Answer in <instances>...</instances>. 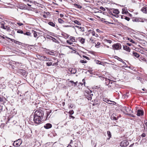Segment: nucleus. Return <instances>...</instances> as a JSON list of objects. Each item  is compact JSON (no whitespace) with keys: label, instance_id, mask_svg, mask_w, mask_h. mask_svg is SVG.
<instances>
[{"label":"nucleus","instance_id":"obj_1","mask_svg":"<svg viewBox=\"0 0 147 147\" xmlns=\"http://www.w3.org/2000/svg\"><path fill=\"white\" fill-rule=\"evenodd\" d=\"M0 23V27L1 28L6 30L7 31H10L11 30L10 27L7 25V24L5 23L4 21H1Z\"/></svg>","mask_w":147,"mask_h":147},{"label":"nucleus","instance_id":"obj_2","mask_svg":"<svg viewBox=\"0 0 147 147\" xmlns=\"http://www.w3.org/2000/svg\"><path fill=\"white\" fill-rule=\"evenodd\" d=\"M44 111L42 110L38 109L35 111L34 115L36 116V117H40L42 119H44Z\"/></svg>","mask_w":147,"mask_h":147},{"label":"nucleus","instance_id":"obj_3","mask_svg":"<svg viewBox=\"0 0 147 147\" xmlns=\"http://www.w3.org/2000/svg\"><path fill=\"white\" fill-rule=\"evenodd\" d=\"M36 116L34 115L33 121L34 123L37 124H40L43 121H44V119H42V118L38 117H36Z\"/></svg>","mask_w":147,"mask_h":147},{"label":"nucleus","instance_id":"obj_4","mask_svg":"<svg viewBox=\"0 0 147 147\" xmlns=\"http://www.w3.org/2000/svg\"><path fill=\"white\" fill-rule=\"evenodd\" d=\"M45 115H44V121L49 120V119L50 118L51 115H52V110H48L46 111Z\"/></svg>","mask_w":147,"mask_h":147},{"label":"nucleus","instance_id":"obj_5","mask_svg":"<svg viewBox=\"0 0 147 147\" xmlns=\"http://www.w3.org/2000/svg\"><path fill=\"white\" fill-rule=\"evenodd\" d=\"M84 95L85 97L88 100H91L92 99V96H93V94L92 93V92L91 90L89 91L88 90H86L84 93Z\"/></svg>","mask_w":147,"mask_h":147},{"label":"nucleus","instance_id":"obj_6","mask_svg":"<svg viewBox=\"0 0 147 147\" xmlns=\"http://www.w3.org/2000/svg\"><path fill=\"white\" fill-rule=\"evenodd\" d=\"M17 72L24 77H26L27 75L26 70L24 69H18L17 70Z\"/></svg>","mask_w":147,"mask_h":147},{"label":"nucleus","instance_id":"obj_7","mask_svg":"<svg viewBox=\"0 0 147 147\" xmlns=\"http://www.w3.org/2000/svg\"><path fill=\"white\" fill-rule=\"evenodd\" d=\"M112 47L114 50H119L121 48V44L119 43L114 44L112 45Z\"/></svg>","mask_w":147,"mask_h":147},{"label":"nucleus","instance_id":"obj_8","mask_svg":"<svg viewBox=\"0 0 147 147\" xmlns=\"http://www.w3.org/2000/svg\"><path fill=\"white\" fill-rule=\"evenodd\" d=\"M22 142V140L20 139H18L13 142V145L15 147H18L21 145Z\"/></svg>","mask_w":147,"mask_h":147},{"label":"nucleus","instance_id":"obj_9","mask_svg":"<svg viewBox=\"0 0 147 147\" xmlns=\"http://www.w3.org/2000/svg\"><path fill=\"white\" fill-rule=\"evenodd\" d=\"M121 110H124L127 113H132V111H131V108L130 106H124L121 109Z\"/></svg>","mask_w":147,"mask_h":147},{"label":"nucleus","instance_id":"obj_10","mask_svg":"<svg viewBox=\"0 0 147 147\" xmlns=\"http://www.w3.org/2000/svg\"><path fill=\"white\" fill-rule=\"evenodd\" d=\"M129 144V143L127 140H122L120 144V146L121 147H126Z\"/></svg>","mask_w":147,"mask_h":147},{"label":"nucleus","instance_id":"obj_11","mask_svg":"<svg viewBox=\"0 0 147 147\" xmlns=\"http://www.w3.org/2000/svg\"><path fill=\"white\" fill-rule=\"evenodd\" d=\"M73 147H83V146L80 142L78 141L74 143Z\"/></svg>","mask_w":147,"mask_h":147},{"label":"nucleus","instance_id":"obj_12","mask_svg":"<svg viewBox=\"0 0 147 147\" xmlns=\"http://www.w3.org/2000/svg\"><path fill=\"white\" fill-rule=\"evenodd\" d=\"M111 118L112 120H117L119 118L118 116L117 117V115L115 114H113L111 116Z\"/></svg>","mask_w":147,"mask_h":147},{"label":"nucleus","instance_id":"obj_13","mask_svg":"<svg viewBox=\"0 0 147 147\" xmlns=\"http://www.w3.org/2000/svg\"><path fill=\"white\" fill-rule=\"evenodd\" d=\"M144 111L142 110L138 109L137 111V115L138 116H142L144 115Z\"/></svg>","mask_w":147,"mask_h":147},{"label":"nucleus","instance_id":"obj_14","mask_svg":"<svg viewBox=\"0 0 147 147\" xmlns=\"http://www.w3.org/2000/svg\"><path fill=\"white\" fill-rule=\"evenodd\" d=\"M52 127V125L50 123H47L44 126V127L46 129H48L51 128Z\"/></svg>","mask_w":147,"mask_h":147},{"label":"nucleus","instance_id":"obj_15","mask_svg":"<svg viewBox=\"0 0 147 147\" xmlns=\"http://www.w3.org/2000/svg\"><path fill=\"white\" fill-rule=\"evenodd\" d=\"M123 48L124 50H125L129 52L130 51V49L126 45H123Z\"/></svg>","mask_w":147,"mask_h":147},{"label":"nucleus","instance_id":"obj_16","mask_svg":"<svg viewBox=\"0 0 147 147\" xmlns=\"http://www.w3.org/2000/svg\"><path fill=\"white\" fill-rule=\"evenodd\" d=\"M69 71L71 72V74H74L76 73L77 71L76 69L73 68L69 69Z\"/></svg>","mask_w":147,"mask_h":147},{"label":"nucleus","instance_id":"obj_17","mask_svg":"<svg viewBox=\"0 0 147 147\" xmlns=\"http://www.w3.org/2000/svg\"><path fill=\"white\" fill-rule=\"evenodd\" d=\"M7 101V99L4 97L2 96V97H0V102L2 103H4Z\"/></svg>","mask_w":147,"mask_h":147},{"label":"nucleus","instance_id":"obj_18","mask_svg":"<svg viewBox=\"0 0 147 147\" xmlns=\"http://www.w3.org/2000/svg\"><path fill=\"white\" fill-rule=\"evenodd\" d=\"M140 127L141 128V130L143 132L146 131V128L144 124H142L140 125Z\"/></svg>","mask_w":147,"mask_h":147},{"label":"nucleus","instance_id":"obj_19","mask_svg":"<svg viewBox=\"0 0 147 147\" xmlns=\"http://www.w3.org/2000/svg\"><path fill=\"white\" fill-rule=\"evenodd\" d=\"M112 12L116 14H119V11L117 9H112Z\"/></svg>","mask_w":147,"mask_h":147},{"label":"nucleus","instance_id":"obj_20","mask_svg":"<svg viewBox=\"0 0 147 147\" xmlns=\"http://www.w3.org/2000/svg\"><path fill=\"white\" fill-rule=\"evenodd\" d=\"M141 10L143 13H147V7H144L142 8Z\"/></svg>","mask_w":147,"mask_h":147},{"label":"nucleus","instance_id":"obj_21","mask_svg":"<svg viewBox=\"0 0 147 147\" xmlns=\"http://www.w3.org/2000/svg\"><path fill=\"white\" fill-rule=\"evenodd\" d=\"M105 84L106 85L108 86L109 85V84H110L111 82H112V80L108 79H105Z\"/></svg>","mask_w":147,"mask_h":147},{"label":"nucleus","instance_id":"obj_22","mask_svg":"<svg viewBox=\"0 0 147 147\" xmlns=\"http://www.w3.org/2000/svg\"><path fill=\"white\" fill-rule=\"evenodd\" d=\"M112 9H110L107 10V16H109V15H111L113 16V14L112 13Z\"/></svg>","mask_w":147,"mask_h":147},{"label":"nucleus","instance_id":"obj_23","mask_svg":"<svg viewBox=\"0 0 147 147\" xmlns=\"http://www.w3.org/2000/svg\"><path fill=\"white\" fill-rule=\"evenodd\" d=\"M107 134L109 138H107V140H109L110 138L111 137V133L109 131H108L107 132Z\"/></svg>","mask_w":147,"mask_h":147},{"label":"nucleus","instance_id":"obj_24","mask_svg":"<svg viewBox=\"0 0 147 147\" xmlns=\"http://www.w3.org/2000/svg\"><path fill=\"white\" fill-rule=\"evenodd\" d=\"M133 55L137 58H138L140 56V55L138 53L134 51L133 52Z\"/></svg>","mask_w":147,"mask_h":147},{"label":"nucleus","instance_id":"obj_25","mask_svg":"<svg viewBox=\"0 0 147 147\" xmlns=\"http://www.w3.org/2000/svg\"><path fill=\"white\" fill-rule=\"evenodd\" d=\"M78 38L79 39V40L82 44H83L84 43L85 39L81 37H79Z\"/></svg>","mask_w":147,"mask_h":147},{"label":"nucleus","instance_id":"obj_26","mask_svg":"<svg viewBox=\"0 0 147 147\" xmlns=\"http://www.w3.org/2000/svg\"><path fill=\"white\" fill-rule=\"evenodd\" d=\"M46 52L47 54L51 55H55L54 52L52 51H49V50L47 51Z\"/></svg>","mask_w":147,"mask_h":147},{"label":"nucleus","instance_id":"obj_27","mask_svg":"<svg viewBox=\"0 0 147 147\" xmlns=\"http://www.w3.org/2000/svg\"><path fill=\"white\" fill-rule=\"evenodd\" d=\"M69 82L71 83V85H69V84H70L69 83V82L68 83V84L69 86H74V82L73 81L70 80L69 81Z\"/></svg>","mask_w":147,"mask_h":147},{"label":"nucleus","instance_id":"obj_28","mask_svg":"<svg viewBox=\"0 0 147 147\" xmlns=\"http://www.w3.org/2000/svg\"><path fill=\"white\" fill-rule=\"evenodd\" d=\"M48 24L50 25V26L54 27L55 26V23H54L53 22H48Z\"/></svg>","mask_w":147,"mask_h":147},{"label":"nucleus","instance_id":"obj_29","mask_svg":"<svg viewBox=\"0 0 147 147\" xmlns=\"http://www.w3.org/2000/svg\"><path fill=\"white\" fill-rule=\"evenodd\" d=\"M58 20V22L60 24H62L65 22V21L61 18H59Z\"/></svg>","mask_w":147,"mask_h":147},{"label":"nucleus","instance_id":"obj_30","mask_svg":"<svg viewBox=\"0 0 147 147\" xmlns=\"http://www.w3.org/2000/svg\"><path fill=\"white\" fill-rule=\"evenodd\" d=\"M62 35L67 38H68L69 36V35H68V34H67L65 33H62Z\"/></svg>","mask_w":147,"mask_h":147},{"label":"nucleus","instance_id":"obj_31","mask_svg":"<svg viewBox=\"0 0 147 147\" xmlns=\"http://www.w3.org/2000/svg\"><path fill=\"white\" fill-rule=\"evenodd\" d=\"M74 6L76 7H77L79 9H81L82 8V7L81 6L78 5L77 4L75 3L74 5Z\"/></svg>","mask_w":147,"mask_h":147},{"label":"nucleus","instance_id":"obj_32","mask_svg":"<svg viewBox=\"0 0 147 147\" xmlns=\"http://www.w3.org/2000/svg\"><path fill=\"white\" fill-rule=\"evenodd\" d=\"M11 113L13 115H15L16 113V111L15 109H13L12 111H11Z\"/></svg>","mask_w":147,"mask_h":147},{"label":"nucleus","instance_id":"obj_33","mask_svg":"<svg viewBox=\"0 0 147 147\" xmlns=\"http://www.w3.org/2000/svg\"><path fill=\"white\" fill-rule=\"evenodd\" d=\"M88 32L90 33H92L93 36H94L95 35V32L94 30H88Z\"/></svg>","mask_w":147,"mask_h":147},{"label":"nucleus","instance_id":"obj_34","mask_svg":"<svg viewBox=\"0 0 147 147\" xmlns=\"http://www.w3.org/2000/svg\"><path fill=\"white\" fill-rule=\"evenodd\" d=\"M9 23H11V24H10L11 26V28H12V29H13L14 28H16L15 27V25H16L14 23H12V22H9Z\"/></svg>","mask_w":147,"mask_h":147},{"label":"nucleus","instance_id":"obj_35","mask_svg":"<svg viewBox=\"0 0 147 147\" xmlns=\"http://www.w3.org/2000/svg\"><path fill=\"white\" fill-rule=\"evenodd\" d=\"M73 22L74 23L78 25H81L80 23L77 20H74Z\"/></svg>","mask_w":147,"mask_h":147},{"label":"nucleus","instance_id":"obj_36","mask_svg":"<svg viewBox=\"0 0 147 147\" xmlns=\"http://www.w3.org/2000/svg\"><path fill=\"white\" fill-rule=\"evenodd\" d=\"M44 56H40L39 55H38V56H37V57L39 59H40V60L42 61V59H43V58L44 57Z\"/></svg>","mask_w":147,"mask_h":147},{"label":"nucleus","instance_id":"obj_37","mask_svg":"<svg viewBox=\"0 0 147 147\" xmlns=\"http://www.w3.org/2000/svg\"><path fill=\"white\" fill-rule=\"evenodd\" d=\"M49 58H47L45 56H44L43 59H42V61H47L48 60L50 61V60H49Z\"/></svg>","mask_w":147,"mask_h":147},{"label":"nucleus","instance_id":"obj_38","mask_svg":"<svg viewBox=\"0 0 147 147\" xmlns=\"http://www.w3.org/2000/svg\"><path fill=\"white\" fill-rule=\"evenodd\" d=\"M70 40L72 41V42H75V37L73 36H70L69 37Z\"/></svg>","mask_w":147,"mask_h":147},{"label":"nucleus","instance_id":"obj_39","mask_svg":"<svg viewBox=\"0 0 147 147\" xmlns=\"http://www.w3.org/2000/svg\"><path fill=\"white\" fill-rule=\"evenodd\" d=\"M114 58L115 59H117L118 61H122V59H121V58L118 57V56H115L114 57Z\"/></svg>","mask_w":147,"mask_h":147},{"label":"nucleus","instance_id":"obj_40","mask_svg":"<svg viewBox=\"0 0 147 147\" xmlns=\"http://www.w3.org/2000/svg\"><path fill=\"white\" fill-rule=\"evenodd\" d=\"M51 39L52 40L53 42H54L57 43L58 42V41L55 38L53 37H52V38H51Z\"/></svg>","mask_w":147,"mask_h":147},{"label":"nucleus","instance_id":"obj_41","mask_svg":"<svg viewBox=\"0 0 147 147\" xmlns=\"http://www.w3.org/2000/svg\"><path fill=\"white\" fill-rule=\"evenodd\" d=\"M95 61L96 62V63L97 64L101 65H102V63H101L100 61H99V60H95Z\"/></svg>","mask_w":147,"mask_h":147},{"label":"nucleus","instance_id":"obj_42","mask_svg":"<svg viewBox=\"0 0 147 147\" xmlns=\"http://www.w3.org/2000/svg\"><path fill=\"white\" fill-rule=\"evenodd\" d=\"M125 115H128V116H130L131 117H136V116L134 115L133 114H131L130 113H127L126 114H125Z\"/></svg>","mask_w":147,"mask_h":147},{"label":"nucleus","instance_id":"obj_43","mask_svg":"<svg viewBox=\"0 0 147 147\" xmlns=\"http://www.w3.org/2000/svg\"><path fill=\"white\" fill-rule=\"evenodd\" d=\"M31 33L29 32H27L25 33H24V34L25 35H26L27 36H30Z\"/></svg>","mask_w":147,"mask_h":147},{"label":"nucleus","instance_id":"obj_44","mask_svg":"<svg viewBox=\"0 0 147 147\" xmlns=\"http://www.w3.org/2000/svg\"><path fill=\"white\" fill-rule=\"evenodd\" d=\"M103 101H104V102H111L110 100H109L107 98H103Z\"/></svg>","mask_w":147,"mask_h":147},{"label":"nucleus","instance_id":"obj_45","mask_svg":"<svg viewBox=\"0 0 147 147\" xmlns=\"http://www.w3.org/2000/svg\"><path fill=\"white\" fill-rule=\"evenodd\" d=\"M32 32H33V35H34V37H36L37 36V32L35 31H32Z\"/></svg>","mask_w":147,"mask_h":147},{"label":"nucleus","instance_id":"obj_46","mask_svg":"<svg viewBox=\"0 0 147 147\" xmlns=\"http://www.w3.org/2000/svg\"><path fill=\"white\" fill-rule=\"evenodd\" d=\"M132 21L134 22H138L137 18H133L132 20Z\"/></svg>","mask_w":147,"mask_h":147},{"label":"nucleus","instance_id":"obj_47","mask_svg":"<svg viewBox=\"0 0 147 147\" xmlns=\"http://www.w3.org/2000/svg\"><path fill=\"white\" fill-rule=\"evenodd\" d=\"M138 19V22H144V21L143 20V19H142L141 18H137Z\"/></svg>","mask_w":147,"mask_h":147},{"label":"nucleus","instance_id":"obj_48","mask_svg":"<svg viewBox=\"0 0 147 147\" xmlns=\"http://www.w3.org/2000/svg\"><path fill=\"white\" fill-rule=\"evenodd\" d=\"M6 38L9 40L10 41H11L12 42H15V40L14 39L8 37H6Z\"/></svg>","mask_w":147,"mask_h":147},{"label":"nucleus","instance_id":"obj_49","mask_svg":"<svg viewBox=\"0 0 147 147\" xmlns=\"http://www.w3.org/2000/svg\"><path fill=\"white\" fill-rule=\"evenodd\" d=\"M100 45V43L99 42H98L97 44L95 45V47L96 48H98L99 47V46Z\"/></svg>","mask_w":147,"mask_h":147},{"label":"nucleus","instance_id":"obj_50","mask_svg":"<svg viewBox=\"0 0 147 147\" xmlns=\"http://www.w3.org/2000/svg\"><path fill=\"white\" fill-rule=\"evenodd\" d=\"M128 40H129L131 42H132L133 43H135V42L132 39H131L130 38H128L127 39Z\"/></svg>","mask_w":147,"mask_h":147},{"label":"nucleus","instance_id":"obj_51","mask_svg":"<svg viewBox=\"0 0 147 147\" xmlns=\"http://www.w3.org/2000/svg\"><path fill=\"white\" fill-rule=\"evenodd\" d=\"M17 32L18 33H20V34H24V32H23V31L22 30H17Z\"/></svg>","mask_w":147,"mask_h":147},{"label":"nucleus","instance_id":"obj_52","mask_svg":"<svg viewBox=\"0 0 147 147\" xmlns=\"http://www.w3.org/2000/svg\"><path fill=\"white\" fill-rule=\"evenodd\" d=\"M68 113L70 115H72L74 114V111L73 110H71L69 111Z\"/></svg>","mask_w":147,"mask_h":147},{"label":"nucleus","instance_id":"obj_53","mask_svg":"<svg viewBox=\"0 0 147 147\" xmlns=\"http://www.w3.org/2000/svg\"><path fill=\"white\" fill-rule=\"evenodd\" d=\"M5 123H1L0 125V127L1 128H4V127L5 126Z\"/></svg>","mask_w":147,"mask_h":147},{"label":"nucleus","instance_id":"obj_54","mask_svg":"<svg viewBox=\"0 0 147 147\" xmlns=\"http://www.w3.org/2000/svg\"><path fill=\"white\" fill-rule=\"evenodd\" d=\"M87 61H86L81 60L80 61V62L82 63H87Z\"/></svg>","mask_w":147,"mask_h":147},{"label":"nucleus","instance_id":"obj_55","mask_svg":"<svg viewBox=\"0 0 147 147\" xmlns=\"http://www.w3.org/2000/svg\"><path fill=\"white\" fill-rule=\"evenodd\" d=\"M46 64L47 66H50L52 65V63L51 62H48Z\"/></svg>","mask_w":147,"mask_h":147},{"label":"nucleus","instance_id":"obj_56","mask_svg":"<svg viewBox=\"0 0 147 147\" xmlns=\"http://www.w3.org/2000/svg\"><path fill=\"white\" fill-rule=\"evenodd\" d=\"M90 42L91 43H94L95 42V40L93 39L92 38V37H91L90 38Z\"/></svg>","mask_w":147,"mask_h":147},{"label":"nucleus","instance_id":"obj_57","mask_svg":"<svg viewBox=\"0 0 147 147\" xmlns=\"http://www.w3.org/2000/svg\"><path fill=\"white\" fill-rule=\"evenodd\" d=\"M99 77L100 78V80L102 81H103L104 80H105V79H106V78L102 76H99Z\"/></svg>","mask_w":147,"mask_h":147},{"label":"nucleus","instance_id":"obj_58","mask_svg":"<svg viewBox=\"0 0 147 147\" xmlns=\"http://www.w3.org/2000/svg\"><path fill=\"white\" fill-rule=\"evenodd\" d=\"M79 29L82 32L84 31V27H80Z\"/></svg>","mask_w":147,"mask_h":147},{"label":"nucleus","instance_id":"obj_59","mask_svg":"<svg viewBox=\"0 0 147 147\" xmlns=\"http://www.w3.org/2000/svg\"><path fill=\"white\" fill-rule=\"evenodd\" d=\"M124 19H125V20H127V21H129L130 19L129 18L126 16H124Z\"/></svg>","mask_w":147,"mask_h":147},{"label":"nucleus","instance_id":"obj_60","mask_svg":"<svg viewBox=\"0 0 147 147\" xmlns=\"http://www.w3.org/2000/svg\"><path fill=\"white\" fill-rule=\"evenodd\" d=\"M15 42V43L16 44H18L19 45H21L20 44H22V43L21 42H19V41H16V40H15V42Z\"/></svg>","mask_w":147,"mask_h":147},{"label":"nucleus","instance_id":"obj_61","mask_svg":"<svg viewBox=\"0 0 147 147\" xmlns=\"http://www.w3.org/2000/svg\"><path fill=\"white\" fill-rule=\"evenodd\" d=\"M52 36L49 35H47V38H48V39H51V38H52Z\"/></svg>","mask_w":147,"mask_h":147},{"label":"nucleus","instance_id":"obj_62","mask_svg":"<svg viewBox=\"0 0 147 147\" xmlns=\"http://www.w3.org/2000/svg\"><path fill=\"white\" fill-rule=\"evenodd\" d=\"M100 9L103 11H105V9L102 6L100 7Z\"/></svg>","mask_w":147,"mask_h":147},{"label":"nucleus","instance_id":"obj_63","mask_svg":"<svg viewBox=\"0 0 147 147\" xmlns=\"http://www.w3.org/2000/svg\"><path fill=\"white\" fill-rule=\"evenodd\" d=\"M83 57L84 58H85V59H87V60H90V59L89 58L86 56H85V55H83Z\"/></svg>","mask_w":147,"mask_h":147},{"label":"nucleus","instance_id":"obj_64","mask_svg":"<svg viewBox=\"0 0 147 147\" xmlns=\"http://www.w3.org/2000/svg\"><path fill=\"white\" fill-rule=\"evenodd\" d=\"M66 42L67 43H68L69 45H71L73 43L71 42H70L69 40H67Z\"/></svg>","mask_w":147,"mask_h":147}]
</instances>
